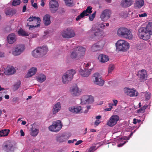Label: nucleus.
<instances>
[{
    "label": "nucleus",
    "instance_id": "nucleus-11",
    "mask_svg": "<svg viewBox=\"0 0 152 152\" xmlns=\"http://www.w3.org/2000/svg\"><path fill=\"white\" fill-rule=\"evenodd\" d=\"M124 93L130 97H136L138 95V92L134 88L126 87L124 89Z\"/></svg>",
    "mask_w": 152,
    "mask_h": 152
},
{
    "label": "nucleus",
    "instance_id": "nucleus-53",
    "mask_svg": "<svg viewBox=\"0 0 152 152\" xmlns=\"http://www.w3.org/2000/svg\"><path fill=\"white\" fill-rule=\"evenodd\" d=\"M148 107V105L147 104H145L141 108L139 109L138 111L140 112L142 111H144Z\"/></svg>",
    "mask_w": 152,
    "mask_h": 152
},
{
    "label": "nucleus",
    "instance_id": "nucleus-9",
    "mask_svg": "<svg viewBox=\"0 0 152 152\" xmlns=\"http://www.w3.org/2000/svg\"><path fill=\"white\" fill-rule=\"evenodd\" d=\"M62 124L60 120H57L53 123L52 124L48 127L49 130L52 132H58L61 129Z\"/></svg>",
    "mask_w": 152,
    "mask_h": 152
},
{
    "label": "nucleus",
    "instance_id": "nucleus-31",
    "mask_svg": "<svg viewBox=\"0 0 152 152\" xmlns=\"http://www.w3.org/2000/svg\"><path fill=\"white\" fill-rule=\"evenodd\" d=\"M37 80L40 83H43L46 80L45 75L43 74H40L36 76Z\"/></svg>",
    "mask_w": 152,
    "mask_h": 152
},
{
    "label": "nucleus",
    "instance_id": "nucleus-26",
    "mask_svg": "<svg viewBox=\"0 0 152 152\" xmlns=\"http://www.w3.org/2000/svg\"><path fill=\"white\" fill-rule=\"evenodd\" d=\"M133 2L132 0H122L120 5L123 7L127 8L131 6L133 4Z\"/></svg>",
    "mask_w": 152,
    "mask_h": 152
},
{
    "label": "nucleus",
    "instance_id": "nucleus-60",
    "mask_svg": "<svg viewBox=\"0 0 152 152\" xmlns=\"http://www.w3.org/2000/svg\"><path fill=\"white\" fill-rule=\"evenodd\" d=\"M4 53L0 51V58H3L4 57Z\"/></svg>",
    "mask_w": 152,
    "mask_h": 152
},
{
    "label": "nucleus",
    "instance_id": "nucleus-36",
    "mask_svg": "<svg viewBox=\"0 0 152 152\" xmlns=\"http://www.w3.org/2000/svg\"><path fill=\"white\" fill-rule=\"evenodd\" d=\"M39 132V130L35 128L32 127L31 129L30 134L31 136L35 137L37 136Z\"/></svg>",
    "mask_w": 152,
    "mask_h": 152
},
{
    "label": "nucleus",
    "instance_id": "nucleus-27",
    "mask_svg": "<svg viewBox=\"0 0 152 152\" xmlns=\"http://www.w3.org/2000/svg\"><path fill=\"white\" fill-rule=\"evenodd\" d=\"M98 59L100 62L102 63H104L109 60V58L107 55L104 54H100L98 56Z\"/></svg>",
    "mask_w": 152,
    "mask_h": 152
},
{
    "label": "nucleus",
    "instance_id": "nucleus-50",
    "mask_svg": "<svg viewBox=\"0 0 152 152\" xmlns=\"http://www.w3.org/2000/svg\"><path fill=\"white\" fill-rule=\"evenodd\" d=\"M96 12L95 11L93 14L92 15H90L89 16V19L90 20L92 21L94 18L95 17L96 14Z\"/></svg>",
    "mask_w": 152,
    "mask_h": 152
},
{
    "label": "nucleus",
    "instance_id": "nucleus-13",
    "mask_svg": "<svg viewBox=\"0 0 152 152\" xmlns=\"http://www.w3.org/2000/svg\"><path fill=\"white\" fill-rule=\"evenodd\" d=\"M105 42L102 40L94 44L91 47V50L93 52L97 51L102 49L104 46Z\"/></svg>",
    "mask_w": 152,
    "mask_h": 152
},
{
    "label": "nucleus",
    "instance_id": "nucleus-6",
    "mask_svg": "<svg viewBox=\"0 0 152 152\" xmlns=\"http://www.w3.org/2000/svg\"><path fill=\"white\" fill-rule=\"evenodd\" d=\"M76 73L75 70L71 69L67 71L63 75L62 80V83L65 84H68L72 80L73 75Z\"/></svg>",
    "mask_w": 152,
    "mask_h": 152
},
{
    "label": "nucleus",
    "instance_id": "nucleus-20",
    "mask_svg": "<svg viewBox=\"0 0 152 152\" xmlns=\"http://www.w3.org/2000/svg\"><path fill=\"white\" fill-rule=\"evenodd\" d=\"M92 8V7L91 6L88 7L86 10L84 11L77 17L76 20L77 21L79 20L81 18H83L85 16H87L88 14L91 13L92 12L91 10Z\"/></svg>",
    "mask_w": 152,
    "mask_h": 152
},
{
    "label": "nucleus",
    "instance_id": "nucleus-59",
    "mask_svg": "<svg viewBox=\"0 0 152 152\" xmlns=\"http://www.w3.org/2000/svg\"><path fill=\"white\" fill-rule=\"evenodd\" d=\"M32 6L35 9H37L38 8L37 4V3H34L33 4H31Z\"/></svg>",
    "mask_w": 152,
    "mask_h": 152
},
{
    "label": "nucleus",
    "instance_id": "nucleus-12",
    "mask_svg": "<svg viewBox=\"0 0 152 152\" xmlns=\"http://www.w3.org/2000/svg\"><path fill=\"white\" fill-rule=\"evenodd\" d=\"M92 32L94 35L98 38H100L103 36L104 33L102 30L96 27L94 25L93 26L91 30L88 32V33Z\"/></svg>",
    "mask_w": 152,
    "mask_h": 152
},
{
    "label": "nucleus",
    "instance_id": "nucleus-15",
    "mask_svg": "<svg viewBox=\"0 0 152 152\" xmlns=\"http://www.w3.org/2000/svg\"><path fill=\"white\" fill-rule=\"evenodd\" d=\"M111 14V11L108 9L103 10L102 12L100 17L101 20L105 21L108 20L110 17Z\"/></svg>",
    "mask_w": 152,
    "mask_h": 152
},
{
    "label": "nucleus",
    "instance_id": "nucleus-22",
    "mask_svg": "<svg viewBox=\"0 0 152 152\" xmlns=\"http://www.w3.org/2000/svg\"><path fill=\"white\" fill-rule=\"evenodd\" d=\"M138 75L140 80L142 81L143 80H146L147 78L148 73L145 69H142L139 71L137 75Z\"/></svg>",
    "mask_w": 152,
    "mask_h": 152
},
{
    "label": "nucleus",
    "instance_id": "nucleus-38",
    "mask_svg": "<svg viewBox=\"0 0 152 152\" xmlns=\"http://www.w3.org/2000/svg\"><path fill=\"white\" fill-rule=\"evenodd\" d=\"M80 104H87V101L86 95L82 96L80 99Z\"/></svg>",
    "mask_w": 152,
    "mask_h": 152
},
{
    "label": "nucleus",
    "instance_id": "nucleus-64",
    "mask_svg": "<svg viewBox=\"0 0 152 152\" xmlns=\"http://www.w3.org/2000/svg\"><path fill=\"white\" fill-rule=\"evenodd\" d=\"M126 141H124V142L118 145V146L119 147H120L122 146L123 145H124L125 143H126Z\"/></svg>",
    "mask_w": 152,
    "mask_h": 152
},
{
    "label": "nucleus",
    "instance_id": "nucleus-30",
    "mask_svg": "<svg viewBox=\"0 0 152 152\" xmlns=\"http://www.w3.org/2000/svg\"><path fill=\"white\" fill-rule=\"evenodd\" d=\"M50 15L48 14H46L43 17V22L45 26H48L51 23V21L50 20Z\"/></svg>",
    "mask_w": 152,
    "mask_h": 152
},
{
    "label": "nucleus",
    "instance_id": "nucleus-19",
    "mask_svg": "<svg viewBox=\"0 0 152 152\" xmlns=\"http://www.w3.org/2000/svg\"><path fill=\"white\" fill-rule=\"evenodd\" d=\"M69 111L75 114L80 113L83 112V108L80 106H75L70 107L68 108Z\"/></svg>",
    "mask_w": 152,
    "mask_h": 152
},
{
    "label": "nucleus",
    "instance_id": "nucleus-25",
    "mask_svg": "<svg viewBox=\"0 0 152 152\" xmlns=\"http://www.w3.org/2000/svg\"><path fill=\"white\" fill-rule=\"evenodd\" d=\"M61 105L60 102H57L55 104L52 109V112L53 114H56L61 109Z\"/></svg>",
    "mask_w": 152,
    "mask_h": 152
},
{
    "label": "nucleus",
    "instance_id": "nucleus-29",
    "mask_svg": "<svg viewBox=\"0 0 152 152\" xmlns=\"http://www.w3.org/2000/svg\"><path fill=\"white\" fill-rule=\"evenodd\" d=\"M68 138L67 136L65 135H61V136L58 135L56 137V141L59 142H66Z\"/></svg>",
    "mask_w": 152,
    "mask_h": 152
},
{
    "label": "nucleus",
    "instance_id": "nucleus-3",
    "mask_svg": "<svg viewBox=\"0 0 152 152\" xmlns=\"http://www.w3.org/2000/svg\"><path fill=\"white\" fill-rule=\"evenodd\" d=\"M117 34L118 36L123 37L129 40L132 39L134 38V36L130 30L124 27L119 28L117 31Z\"/></svg>",
    "mask_w": 152,
    "mask_h": 152
},
{
    "label": "nucleus",
    "instance_id": "nucleus-43",
    "mask_svg": "<svg viewBox=\"0 0 152 152\" xmlns=\"http://www.w3.org/2000/svg\"><path fill=\"white\" fill-rule=\"evenodd\" d=\"M21 84V82L18 81L16 82L13 85V88L15 90H17L20 87Z\"/></svg>",
    "mask_w": 152,
    "mask_h": 152
},
{
    "label": "nucleus",
    "instance_id": "nucleus-47",
    "mask_svg": "<svg viewBox=\"0 0 152 152\" xmlns=\"http://www.w3.org/2000/svg\"><path fill=\"white\" fill-rule=\"evenodd\" d=\"M137 49L139 50H143L145 48V45L143 43H140L137 45Z\"/></svg>",
    "mask_w": 152,
    "mask_h": 152
},
{
    "label": "nucleus",
    "instance_id": "nucleus-33",
    "mask_svg": "<svg viewBox=\"0 0 152 152\" xmlns=\"http://www.w3.org/2000/svg\"><path fill=\"white\" fill-rule=\"evenodd\" d=\"M144 2L143 0H136L134 4V6L138 8H141L143 6Z\"/></svg>",
    "mask_w": 152,
    "mask_h": 152
},
{
    "label": "nucleus",
    "instance_id": "nucleus-55",
    "mask_svg": "<svg viewBox=\"0 0 152 152\" xmlns=\"http://www.w3.org/2000/svg\"><path fill=\"white\" fill-rule=\"evenodd\" d=\"M140 120H138L135 118H134L133 119V123L134 124H136L137 122L139 123L140 122Z\"/></svg>",
    "mask_w": 152,
    "mask_h": 152
},
{
    "label": "nucleus",
    "instance_id": "nucleus-62",
    "mask_svg": "<svg viewBox=\"0 0 152 152\" xmlns=\"http://www.w3.org/2000/svg\"><path fill=\"white\" fill-rule=\"evenodd\" d=\"M20 135L21 136H24V133L23 132L22 129H21L20 131Z\"/></svg>",
    "mask_w": 152,
    "mask_h": 152
},
{
    "label": "nucleus",
    "instance_id": "nucleus-2",
    "mask_svg": "<svg viewBox=\"0 0 152 152\" xmlns=\"http://www.w3.org/2000/svg\"><path fill=\"white\" fill-rule=\"evenodd\" d=\"M86 49L82 47L79 46L74 48L72 52L70 58L74 60H77L83 58Z\"/></svg>",
    "mask_w": 152,
    "mask_h": 152
},
{
    "label": "nucleus",
    "instance_id": "nucleus-48",
    "mask_svg": "<svg viewBox=\"0 0 152 152\" xmlns=\"http://www.w3.org/2000/svg\"><path fill=\"white\" fill-rule=\"evenodd\" d=\"M138 15L140 18L146 17L147 16V13L142 11H141L139 13Z\"/></svg>",
    "mask_w": 152,
    "mask_h": 152
},
{
    "label": "nucleus",
    "instance_id": "nucleus-51",
    "mask_svg": "<svg viewBox=\"0 0 152 152\" xmlns=\"http://www.w3.org/2000/svg\"><path fill=\"white\" fill-rule=\"evenodd\" d=\"M28 21L31 22H33L34 23H36V17H30L28 19Z\"/></svg>",
    "mask_w": 152,
    "mask_h": 152
},
{
    "label": "nucleus",
    "instance_id": "nucleus-10",
    "mask_svg": "<svg viewBox=\"0 0 152 152\" xmlns=\"http://www.w3.org/2000/svg\"><path fill=\"white\" fill-rule=\"evenodd\" d=\"M75 35L74 30L71 28H67L61 32V36L64 38L70 39L75 37Z\"/></svg>",
    "mask_w": 152,
    "mask_h": 152
},
{
    "label": "nucleus",
    "instance_id": "nucleus-18",
    "mask_svg": "<svg viewBox=\"0 0 152 152\" xmlns=\"http://www.w3.org/2000/svg\"><path fill=\"white\" fill-rule=\"evenodd\" d=\"M16 72L15 68L11 66H7L4 69V73L6 75H11L15 74Z\"/></svg>",
    "mask_w": 152,
    "mask_h": 152
},
{
    "label": "nucleus",
    "instance_id": "nucleus-28",
    "mask_svg": "<svg viewBox=\"0 0 152 152\" xmlns=\"http://www.w3.org/2000/svg\"><path fill=\"white\" fill-rule=\"evenodd\" d=\"M16 40V37L15 34H11L9 35L7 37V40L8 43L12 44L15 42Z\"/></svg>",
    "mask_w": 152,
    "mask_h": 152
},
{
    "label": "nucleus",
    "instance_id": "nucleus-46",
    "mask_svg": "<svg viewBox=\"0 0 152 152\" xmlns=\"http://www.w3.org/2000/svg\"><path fill=\"white\" fill-rule=\"evenodd\" d=\"M128 13L126 11H122L121 12L120 14V16L122 17L126 18L128 16Z\"/></svg>",
    "mask_w": 152,
    "mask_h": 152
},
{
    "label": "nucleus",
    "instance_id": "nucleus-63",
    "mask_svg": "<svg viewBox=\"0 0 152 152\" xmlns=\"http://www.w3.org/2000/svg\"><path fill=\"white\" fill-rule=\"evenodd\" d=\"M26 5H24L23 7V12H25L26 10Z\"/></svg>",
    "mask_w": 152,
    "mask_h": 152
},
{
    "label": "nucleus",
    "instance_id": "nucleus-7",
    "mask_svg": "<svg viewBox=\"0 0 152 152\" xmlns=\"http://www.w3.org/2000/svg\"><path fill=\"white\" fill-rule=\"evenodd\" d=\"M25 46L23 45H18L13 47L10 53L15 56L20 55L25 50Z\"/></svg>",
    "mask_w": 152,
    "mask_h": 152
},
{
    "label": "nucleus",
    "instance_id": "nucleus-58",
    "mask_svg": "<svg viewBox=\"0 0 152 152\" xmlns=\"http://www.w3.org/2000/svg\"><path fill=\"white\" fill-rule=\"evenodd\" d=\"M46 1V0H41V3L40 5L41 6L43 7L45 5V2Z\"/></svg>",
    "mask_w": 152,
    "mask_h": 152
},
{
    "label": "nucleus",
    "instance_id": "nucleus-44",
    "mask_svg": "<svg viewBox=\"0 0 152 152\" xmlns=\"http://www.w3.org/2000/svg\"><path fill=\"white\" fill-rule=\"evenodd\" d=\"M49 36V31L47 30L45 31L44 32V34L42 36L43 39H46Z\"/></svg>",
    "mask_w": 152,
    "mask_h": 152
},
{
    "label": "nucleus",
    "instance_id": "nucleus-17",
    "mask_svg": "<svg viewBox=\"0 0 152 152\" xmlns=\"http://www.w3.org/2000/svg\"><path fill=\"white\" fill-rule=\"evenodd\" d=\"M81 91V89L77 85L72 87L70 90L71 94L74 96H77L80 95Z\"/></svg>",
    "mask_w": 152,
    "mask_h": 152
},
{
    "label": "nucleus",
    "instance_id": "nucleus-16",
    "mask_svg": "<svg viewBox=\"0 0 152 152\" xmlns=\"http://www.w3.org/2000/svg\"><path fill=\"white\" fill-rule=\"evenodd\" d=\"M119 117L118 115L112 116L107 123V124L110 127L115 125L119 120Z\"/></svg>",
    "mask_w": 152,
    "mask_h": 152
},
{
    "label": "nucleus",
    "instance_id": "nucleus-42",
    "mask_svg": "<svg viewBox=\"0 0 152 152\" xmlns=\"http://www.w3.org/2000/svg\"><path fill=\"white\" fill-rule=\"evenodd\" d=\"M115 68V66L113 64H110L108 69V72L109 74L111 73L114 70Z\"/></svg>",
    "mask_w": 152,
    "mask_h": 152
},
{
    "label": "nucleus",
    "instance_id": "nucleus-61",
    "mask_svg": "<svg viewBox=\"0 0 152 152\" xmlns=\"http://www.w3.org/2000/svg\"><path fill=\"white\" fill-rule=\"evenodd\" d=\"M83 142L82 140H79L78 141L75 143V145H77Z\"/></svg>",
    "mask_w": 152,
    "mask_h": 152
},
{
    "label": "nucleus",
    "instance_id": "nucleus-8",
    "mask_svg": "<svg viewBox=\"0 0 152 152\" xmlns=\"http://www.w3.org/2000/svg\"><path fill=\"white\" fill-rule=\"evenodd\" d=\"M93 83L95 85L100 86H102L104 83V81L103 80L101 75L98 73H95L92 77Z\"/></svg>",
    "mask_w": 152,
    "mask_h": 152
},
{
    "label": "nucleus",
    "instance_id": "nucleus-37",
    "mask_svg": "<svg viewBox=\"0 0 152 152\" xmlns=\"http://www.w3.org/2000/svg\"><path fill=\"white\" fill-rule=\"evenodd\" d=\"M16 10L14 9H7L5 11V14L7 15H13L16 13Z\"/></svg>",
    "mask_w": 152,
    "mask_h": 152
},
{
    "label": "nucleus",
    "instance_id": "nucleus-23",
    "mask_svg": "<svg viewBox=\"0 0 152 152\" xmlns=\"http://www.w3.org/2000/svg\"><path fill=\"white\" fill-rule=\"evenodd\" d=\"M37 68L36 67H32L28 70L27 74L25 76V77L28 78L34 75L37 72Z\"/></svg>",
    "mask_w": 152,
    "mask_h": 152
},
{
    "label": "nucleus",
    "instance_id": "nucleus-57",
    "mask_svg": "<svg viewBox=\"0 0 152 152\" xmlns=\"http://www.w3.org/2000/svg\"><path fill=\"white\" fill-rule=\"evenodd\" d=\"M100 121L99 120H96L94 122V124L96 126H98L100 123Z\"/></svg>",
    "mask_w": 152,
    "mask_h": 152
},
{
    "label": "nucleus",
    "instance_id": "nucleus-32",
    "mask_svg": "<svg viewBox=\"0 0 152 152\" xmlns=\"http://www.w3.org/2000/svg\"><path fill=\"white\" fill-rule=\"evenodd\" d=\"M36 22H37V25H28V24H27V26H29V29H32L33 28H34L36 27H37L40 26V23L39 22L41 21V19H40V18L39 17H36Z\"/></svg>",
    "mask_w": 152,
    "mask_h": 152
},
{
    "label": "nucleus",
    "instance_id": "nucleus-4",
    "mask_svg": "<svg viewBox=\"0 0 152 152\" xmlns=\"http://www.w3.org/2000/svg\"><path fill=\"white\" fill-rule=\"evenodd\" d=\"M115 45L116 50L120 51H126L130 48L129 43L124 39L118 40L116 42Z\"/></svg>",
    "mask_w": 152,
    "mask_h": 152
},
{
    "label": "nucleus",
    "instance_id": "nucleus-39",
    "mask_svg": "<svg viewBox=\"0 0 152 152\" xmlns=\"http://www.w3.org/2000/svg\"><path fill=\"white\" fill-rule=\"evenodd\" d=\"M66 5L68 7H71L74 6L73 0H64Z\"/></svg>",
    "mask_w": 152,
    "mask_h": 152
},
{
    "label": "nucleus",
    "instance_id": "nucleus-21",
    "mask_svg": "<svg viewBox=\"0 0 152 152\" xmlns=\"http://www.w3.org/2000/svg\"><path fill=\"white\" fill-rule=\"evenodd\" d=\"M92 69H80L79 70L80 75L83 77H87L91 74Z\"/></svg>",
    "mask_w": 152,
    "mask_h": 152
},
{
    "label": "nucleus",
    "instance_id": "nucleus-14",
    "mask_svg": "<svg viewBox=\"0 0 152 152\" xmlns=\"http://www.w3.org/2000/svg\"><path fill=\"white\" fill-rule=\"evenodd\" d=\"M59 4L55 0H51L49 2V9L51 13H54L58 10Z\"/></svg>",
    "mask_w": 152,
    "mask_h": 152
},
{
    "label": "nucleus",
    "instance_id": "nucleus-54",
    "mask_svg": "<svg viewBox=\"0 0 152 152\" xmlns=\"http://www.w3.org/2000/svg\"><path fill=\"white\" fill-rule=\"evenodd\" d=\"M151 94L150 93H146L145 94V98L147 100H148L150 98Z\"/></svg>",
    "mask_w": 152,
    "mask_h": 152
},
{
    "label": "nucleus",
    "instance_id": "nucleus-41",
    "mask_svg": "<svg viewBox=\"0 0 152 152\" xmlns=\"http://www.w3.org/2000/svg\"><path fill=\"white\" fill-rule=\"evenodd\" d=\"M86 96L88 104H91L94 102V98L92 96L86 95Z\"/></svg>",
    "mask_w": 152,
    "mask_h": 152
},
{
    "label": "nucleus",
    "instance_id": "nucleus-24",
    "mask_svg": "<svg viewBox=\"0 0 152 152\" xmlns=\"http://www.w3.org/2000/svg\"><path fill=\"white\" fill-rule=\"evenodd\" d=\"M41 57L46 55L48 51V49L46 46H43L37 48Z\"/></svg>",
    "mask_w": 152,
    "mask_h": 152
},
{
    "label": "nucleus",
    "instance_id": "nucleus-34",
    "mask_svg": "<svg viewBox=\"0 0 152 152\" xmlns=\"http://www.w3.org/2000/svg\"><path fill=\"white\" fill-rule=\"evenodd\" d=\"M32 56L34 58H38L41 57L38 48H37L31 52Z\"/></svg>",
    "mask_w": 152,
    "mask_h": 152
},
{
    "label": "nucleus",
    "instance_id": "nucleus-56",
    "mask_svg": "<svg viewBox=\"0 0 152 152\" xmlns=\"http://www.w3.org/2000/svg\"><path fill=\"white\" fill-rule=\"evenodd\" d=\"M113 105L116 106L118 103V101L116 99H113Z\"/></svg>",
    "mask_w": 152,
    "mask_h": 152
},
{
    "label": "nucleus",
    "instance_id": "nucleus-49",
    "mask_svg": "<svg viewBox=\"0 0 152 152\" xmlns=\"http://www.w3.org/2000/svg\"><path fill=\"white\" fill-rule=\"evenodd\" d=\"M20 3V0H13L12 3V5L13 6H16L19 5Z\"/></svg>",
    "mask_w": 152,
    "mask_h": 152
},
{
    "label": "nucleus",
    "instance_id": "nucleus-45",
    "mask_svg": "<svg viewBox=\"0 0 152 152\" xmlns=\"http://www.w3.org/2000/svg\"><path fill=\"white\" fill-rule=\"evenodd\" d=\"M95 26L97 27L98 28H99L100 29H104L105 27V25L103 23H96L95 25H94Z\"/></svg>",
    "mask_w": 152,
    "mask_h": 152
},
{
    "label": "nucleus",
    "instance_id": "nucleus-1",
    "mask_svg": "<svg viewBox=\"0 0 152 152\" xmlns=\"http://www.w3.org/2000/svg\"><path fill=\"white\" fill-rule=\"evenodd\" d=\"M137 35L140 39L144 40L147 41L150 39L152 35V22L148 23L146 27L139 29Z\"/></svg>",
    "mask_w": 152,
    "mask_h": 152
},
{
    "label": "nucleus",
    "instance_id": "nucleus-40",
    "mask_svg": "<svg viewBox=\"0 0 152 152\" xmlns=\"http://www.w3.org/2000/svg\"><path fill=\"white\" fill-rule=\"evenodd\" d=\"M18 34L20 35L27 36L28 35V32H26L22 29H20L18 31Z\"/></svg>",
    "mask_w": 152,
    "mask_h": 152
},
{
    "label": "nucleus",
    "instance_id": "nucleus-35",
    "mask_svg": "<svg viewBox=\"0 0 152 152\" xmlns=\"http://www.w3.org/2000/svg\"><path fill=\"white\" fill-rule=\"evenodd\" d=\"M10 132L9 129H2L0 131V137H5L8 135Z\"/></svg>",
    "mask_w": 152,
    "mask_h": 152
},
{
    "label": "nucleus",
    "instance_id": "nucleus-52",
    "mask_svg": "<svg viewBox=\"0 0 152 152\" xmlns=\"http://www.w3.org/2000/svg\"><path fill=\"white\" fill-rule=\"evenodd\" d=\"M96 146H94L91 147L89 149L87 150V152H93L95 150Z\"/></svg>",
    "mask_w": 152,
    "mask_h": 152
},
{
    "label": "nucleus",
    "instance_id": "nucleus-5",
    "mask_svg": "<svg viewBox=\"0 0 152 152\" xmlns=\"http://www.w3.org/2000/svg\"><path fill=\"white\" fill-rule=\"evenodd\" d=\"M3 150L5 152H14L18 149L16 144L10 140L5 141L2 146Z\"/></svg>",
    "mask_w": 152,
    "mask_h": 152
}]
</instances>
